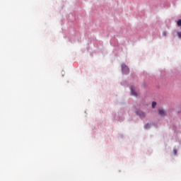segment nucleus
<instances>
[{"label":"nucleus","instance_id":"obj_1","mask_svg":"<svg viewBox=\"0 0 181 181\" xmlns=\"http://www.w3.org/2000/svg\"><path fill=\"white\" fill-rule=\"evenodd\" d=\"M122 71L124 74H127V73H129V69L125 64H122Z\"/></svg>","mask_w":181,"mask_h":181},{"label":"nucleus","instance_id":"obj_2","mask_svg":"<svg viewBox=\"0 0 181 181\" xmlns=\"http://www.w3.org/2000/svg\"><path fill=\"white\" fill-rule=\"evenodd\" d=\"M136 114L140 117V118H145L146 114L145 112L141 111V110H136Z\"/></svg>","mask_w":181,"mask_h":181},{"label":"nucleus","instance_id":"obj_3","mask_svg":"<svg viewBox=\"0 0 181 181\" xmlns=\"http://www.w3.org/2000/svg\"><path fill=\"white\" fill-rule=\"evenodd\" d=\"M131 93L132 95H134V97H138V93H136V90L135 89V87L131 88Z\"/></svg>","mask_w":181,"mask_h":181},{"label":"nucleus","instance_id":"obj_4","mask_svg":"<svg viewBox=\"0 0 181 181\" xmlns=\"http://www.w3.org/2000/svg\"><path fill=\"white\" fill-rule=\"evenodd\" d=\"M158 114L160 115V117H165V115H166V113L163 109H158Z\"/></svg>","mask_w":181,"mask_h":181},{"label":"nucleus","instance_id":"obj_5","mask_svg":"<svg viewBox=\"0 0 181 181\" xmlns=\"http://www.w3.org/2000/svg\"><path fill=\"white\" fill-rule=\"evenodd\" d=\"M144 128H145L146 129H148V128H151V124H149L148 123L146 124L144 126Z\"/></svg>","mask_w":181,"mask_h":181},{"label":"nucleus","instance_id":"obj_6","mask_svg":"<svg viewBox=\"0 0 181 181\" xmlns=\"http://www.w3.org/2000/svg\"><path fill=\"white\" fill-rule=\"evenodd\" d=\"M177 26H181V19L178 20V21L177 22Z\"/></svg>","mask_w":181,"mask_h":181},{"label":"nucleus","instance_id":"obj_7","mask_svg":"<svg viewBox=\"0 0 181 181\" xmlns=\"http://www.w3.org/2000/svg\"><path fill=\"white\" fill-rule=\"evenodd\" d=\"M152 107L153 108H155V107H156V102H153Z\"/></svg>","mask_w":181,"mask_h":181},{"label":"nucleus","instance_id":"obj_8","mask_svg":"<svg viewBox=\"0 0 181 181\" xmlns=\"http://www.w3.org/2000/svg\"><path fill=\"white\" fill-rule=\"evenodd\" d=\"M177 33L180 39H181V32H177Z\"/></svg>","mask_w":181,"mask_h":181},{"label":"nucleus","instance_id":"obj_9","mask_svg":"<svg viewBox=\"0 0 181 181\" xmlns=\"http://www.w3.org/2000/svg\"><path fill=\"white\" fill-rule=\"evenodd\" d=\"M174 153H175V155H176V153H177V151H176V149H174Z\"/></svg>","mask_w":181,"mask_h":181},{"label":"nucleus","instance_id":"obj_10","mask_svg":"<svg viewBox=\"0 0 181 181\" xmlns=\"http://www.w3.org/2000/svg\"><path fill=\"white\" fill-rule=\"evenodd\" d=\"M164 36H166V32L163 33Z\"/></svg>","mask_w":181,"mask_h":181}]
</instances>
